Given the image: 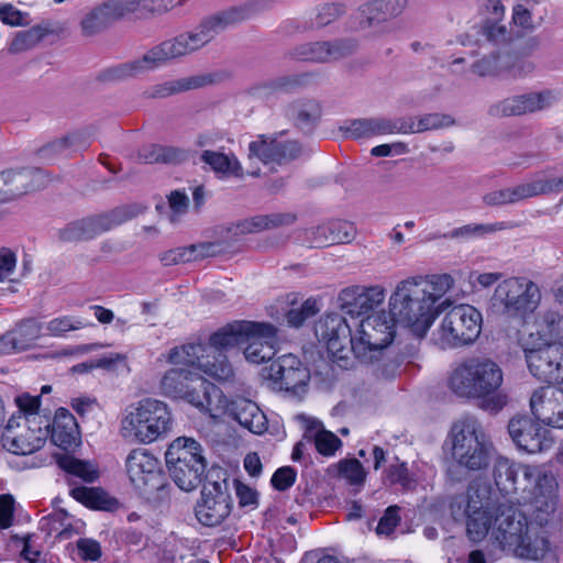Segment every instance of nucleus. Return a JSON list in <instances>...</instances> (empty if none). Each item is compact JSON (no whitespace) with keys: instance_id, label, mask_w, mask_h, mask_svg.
Instances as JSON below:
<instances>
[{"instance_id":"56","label":"nucleus","mask_w":563,"mask_h":563,"mask_svg":"<svg viewBox=\"0 0 563 563\" xmlns=\"http://www.w3.org/2000/svg\"><path fill=\"white\" fill-rule=\"evenodd\" d=\"M86 323L77 318L70 316H63L52 319L46 324V330L49 335L64 336L69 331L82 329Z\"/></svg>"},{"instance_id":"19","label":"nucleus","mask_w":563,"mask_h":563,"mask_svg":"<svg viewBox=\"0 0 563 563\" xmlns=\"http://www.w3.org/2000/svg\"><path fill=\"white\" fill-rule=\"evenodd\" d=\"M268 377L280 389L301 397L307 391L310 372L297 356L285 354L272 362Z\"/></svg>"},{"instance_id":"58","label":"nucleus","mask_w":563,"mask_h":563,"mask_svg":"<svg viewBox=\"0 0 563 563\" xmlns=\"http://www.w3.org/2000/svg\"><path fill=\"white\" fill-rule=\"evenodd\" d=\"M330 241L333 244L349 243L356 234L354 223L345 220L329 221Z\"/></svg>"},{"instance_id":"35","label":"nucleus","mask_w":563,"mask_h":563,"mask_svg":"<svg viewBox=\"0 0 563 563\" xmlns=\"http://www.w3.org/2000/svg\"><path fill=\"white\" fill-rule=\"evenodd\" d=\"M321 106L314 99H296L285 108L286 118L301 131L311 132L321 118Z\"/></svg>"},{"instance_id":"12","label":"nucleus","mask_w":563,"mask_h":563,"mask_svg":"<svg viewBox=\"0 0 563 563\" xmlns=\"http://www.w3.org/2000/svg\"><path fill=\"white\" fill-rule=\"evenodd\" d=\"M51 420L45 416L16 419L12 416L2 434V445L16 455H27L43 448L48 438Z\"/></svg>"},{"instance_id":"16","label":"nucleus","mask_w":563,"mask_h":563,"mask_svg":"<svg viewBox=\"0 0 563 563\" xmlns=\"http://www.w3.org/2000/svg\"><path fill=\"white\" fill-rule=\"evenodd\" d=\"M231 510L232 498L227 481L208 479L195 507L197 520L206 527H216L229 517Z\"/></svg>"},{"instance_id":"55","label":"nucleus","mask_w":563,"mask_h":563,"mask_svg":"<svg viewBox=\"0 0 563 563\" xmlns=\"http://www.w3.org/2000/svg\"><path fill=\"white\" fill-rule=\"evenodd\" d=\"M384 134H416V117L384 118L382 117Z\"/></svg>"},{"instance_id":"18","label":"nucleus","mask_w":563,"mask_h":563,"mask_svg":"<svg viewBox=\"0 0 563 563\" xmlns=\"http://www.w3.org/2000/svg\"><path fill=\"white\" fill-rule=\"evenodd\" d=\"M525 356L530 373L550 385L563 384V346L544 344L537 349H526Z\"/></svg>"},{"instance_id":"42","label":"nucleus","mask_w":563,"mask_h":563,"mask_svg":"<svg viewBox=\"0 0 563 563\" xmlns=\"http://www.w3.org/2000/svg\"><path fill=\"white\" fill-rule=\"evenodd\" d=\"M214 245L211 243L191 244L162 252L158 257L164 266L178 265L201 260L212 254Z\"/></svg>"},{"instance_id":"51","label":"nucleus","mask_w":563,"mask_h":563,"mask_svg":"<svg viewBox=\"0 0 563 563\" xmlns=\"http://www.w3.org/2000/svg\"><path fill=\"white\" fill-rule=\"evenodd\" d=\"M398 461V457H396ZM386 481L390 485H399L404 490H413L417 486V481L409 472L405 462H397L390 464L385 471Z\"/></svg>"},{"instance_id":"17","label":"nucleus","mask_w":563,"mask_h":563,"mask_svg":"<svg viewBox=\"0 0 563 563\" xmlns=\"http://www.w3.org/2000/svg\"><path fill=\"white\" fill-rule=\"evenodd\" d=\"M316 336L327 345L329 353L338 361H345L353 353L355 333L345 318L339 313H329L314 327Z\"/></svg>"},{"instance_id":"62","label":"nucleus","mask_w":563,"mask_h":563,"mask_svg":"<svg viewBox=\"0 0 563 563\" xmlns=\"http://www.w3.org/2000/svg\"><path fill=\"white\" fill-rule=\"evenodd\" d=\"M89 135L86 131H75L66 136L56 140L47 145L45 150L57 152L71 146H86L88 144Z\"/></svg>"},{"instance_id":"27","label":"nucleus","mask_w":563,"mask_h":563,"mask_svg":"<svg viewBox=\"0 0 563 563\" xmlns=\"http://www.w3.org/2000/svg\"><path fill=\"white\" fill-rule=\"evenodd\" d=\"M532 415L539 422L563 428V388L540 387L530 398Z\"/></svg>"},{"instance_id":"15","label":"nucleus","mask_w":563,"mask_h":563,"mask_svg":"<svg viewBox=\"0 0 563 563\" xmlns=\"http://www.w3.org/2000/svg\"><path fill=\"white\" fill-rule=\"evenodd\" d=\"M532 523L517 507L508 503H500L495 509V539L499 542L503 550L509 551L512 554L528 555L529 551L518 547V540L526 530L530 529Z\"/></svg>"},{"instance_id":"11","label":"nucleus","mask_w":563,"mask_h":563,"mask_svg":"<svg viewBox=\"0 0 563 563\" xmlns=\"http://www.w3.org/2000/svg\"><path fill=\"white\" fill-rule=\"evenodd\" d=\"M482 330V314L470 305L453 307L443 318L432 341L440 349H451L474 342Z\"/></svg>"},{"instance_id":"40","label":"nucleus","mask_w":563,"mask_h":563,"mask_svg":"<svg viewBox=\"0 0 563 563\" xmlns=\"http://www.w3.org/2000/svg\"><path fill=\"white\" fill-rule=\"evenodd\" d=\"M200 161L221 176H243V168L233 153L206 150L200 154Z\"/></svg>"},{"instance_id":"23","label":"nucleus","mask_w":563,"mask_h":563,"mask_svg":"<svg viewBox=\"0 0 563 563\" xmlns=\"http://www.w3.org/2000/svg\"><path fill=\"white\" fill-rule=\"evenodd\" d=\"M518 492L527 494L523 498L536 504L548 505L556 489L558 483L553 474L542 466L521 465L518 477Z\"/></svg>"},{"instance_id":"36","label":"nucleus","mask_w":563,"mask_h":563,"mask_svg":"<svg viewBox=\"0 0 563 563\" xmlns=\"http://www.w3.org/2000/svg\"><path fill=\"white\" fill-rule=\"evenodd\" d=\"M174 483L185 492L196 489L206 476L207 460L184 462L167 466Z\"/></svg>"},{"instance_id":"44","label":"nucleus","mask_w":563,"mask_h":563,"mask_svg":"<svg viewBox=\"0 0 563 563\" xmlns=\"http://www.w3.org/2000/svg\"><path fill=\"white\" fill-rule=\"evenodd\" d=\"M70 495L77 501L91 509L113 511L119 507V501L101 488L75 487L70 490Z\"/></svg>"},{"instance_id":"9","label":"nucleus","mask_w":563,"mask_h":563,"mask_svg":"<svg viewBox=\"0 0 563 563\" xmlns=\"http://www.w3.org/2000/svg\"><path fill=\"white\" fill-rule=\"evenodd\" d=\"M488 495L487 486L473 482L466 494L455 496L450 505L456 520L466 518L467 534L474 542L482 541L494 526L495 512L490 509Z\"/></svg>"},{"instance_id":"21","label":"nucleus","mask_w":563,"mask_h":563,"mask_svg":"<svg viewBox=\"0 0 563 563\" xmlns=\"http://www.w3.org/2000/svg\"><path fill=\"white\" fill-rule=\"evenodd\" d=\"M303 148L298 141L279 140L277 135H258L249 144V157H256L263 164H287L301 156Z\"/></svg>"},{"instance_id":"8","label":"nucleus","mask_w":563,"mask_h":563,"mask_svg":"<svg viewBox=\"0 0 563 563\" xmlns=\"http://www.w3.org/2000/svg\"><path fill=\"white\" fill-rule=\"evenodd\" d=\"M396 323L398 321L390 310H382L361 320L354 338V356L364 364L379 361L395 338Z\"/></svg>"},{"instance_id":"25","label":"nucleus","mask_w":563,"mask_h":563,"mask_svg":"<svg viewBox=\"0 0 563 563\" xmlns=\"http://www.w3.org/2000/svg\"><path fill=\"white\" fill-rule=\"evenodd\" d=\"M386 292L382 286H350L339 294L341 310L351 317H360L373 311L385 299Z\"/></svg>"},{"instance_id":"59","label":"nucleus","mask_w":563,"mask_h":563,"mask_svg":"<svg viewBox=\"0 0 563 563\" xmlns=\"http://www.w3.org/2000/svg\"><path fill=\"white\" fill-rule=\"evenodd\" d=\"M312 77L310 73L292 74L275 77L278 93H291L306 87Z\"/></svg>"},{"instance_id":"26","label":"nucleus","mask_w":563,"mask_h":563,"mask_svg":"<svg viewBox=\"0 0 563 563\" xmlns=\"http://www.w3.org/2000/svg\"><path fill=\"white\" fill-rule=\"evenodd\" d=\"M130 0H109L90 10L81 20L80 26L85 36L96 35L113 22L130 14L134 9Z\"/></svg>"},{"instance_id":"30","label":"nucleus","mask_w":563,"mask_h":563,"mask_svg":"<svg viewBox=\"0 0 563 563\" xmlns=\"http://www.w3.org/2000/svg\"><path fill=\"white\" fill-rule=\"evenodd\" d=\"M41 332L42 325L36 319L29 318L20 321L0 338V353L11 354L27 350L41 336Z\"/></svg>"},{"instance_id":"54","label":"nucleus","mask_w":563,"mask_h":563,"mask_svg":"<svg viewBox=\"0 0 563 563\" xmlns=\"http://www.w3.org/2000/svg\"><path fill=\"white\" fill-rule=\"evenodd\" d=\"M339 475L352 485L363 484L366 473L362 463L356 459L342 460L338 463Z\"/></svg>"},{"instance_id":"31","label":"nucleus","mask_w":563,"mask_h":563,"mask_svg":"<svg viewBox=\"0 0 563 563\" xmlns=\"http://www.w3.org/2000/svg\"><path fill=\"white\" fill-rule=\"evenodd\" d=\"M225 411L239 424L255 434H262L267 429L266 416L254 401L236 398L227 405Z\"/></svg>"},{"instance_id":"52","label":"nucleus","mask_w":563,"mask_h":563,"mask_svg":"<svg viewBox=\"0 0 563 563\" xmlns=\"http://www.w3.org/2000/svg\"><path fill=\"white\" fill-rule=\"evenodd\" d=\"M521 115L543 110L550 107L554 100L549 91L544 92H530L527 95L517 96Z\"/></svg>"},{"instance_id":"7","label":"nucleus","mask_w":563,"mask_h":563,"mask_svg":"<svg viewBox=\"0 0 563 563\" xmlns=\"http://www.w3.org/2000/svg\"><path fill=\"white\" fill-rule=\"evenodd\" d=\"M162 394L174 399H185L201 411L218 417L212 398H220L221 391L202 376L184 368H172L161 379Z\"/></svg>"},{"instance_id":"37","label":"nucleus","mask_w":563,"mask_h":563,"mask_svg":"<svg viewBox=\"0 0 563 563\" xmlns=\"http://www.w3.org/2000/svg\"><path fill=\"white\" fill-rule=\"evenodd\" d=\"M519 224L515 221H500L494 223H468L444 233V239L470 241L473 239H483L487 235L494 234L498 231L511 230L518 228Z\"/></svg>"},{"instance_id":"47","label":"nucleus","mask_w":563,"mask_h":563,"mask_svg":"<svg viewBox=\"0 0 563 563\" xmlns=\"http://www.w3.org/2000/svg\"><path fill=\"white\" fill-rule=\"evenodd\" d=\"M416 282L424 290L426 297L432 300V307L453 286V278L449 274L432 275L430 277L415 276Z\"/></svg>"},{"instance_id":"64","label":"nucleus","mask_w":563,"mask_h":563,"mask_svg":"<svg viewBox=\"0 0 563 563\" xmlns=\"http://www.w3.org/2000/svg\"><path fill=\"white\" fill-rule=\"evenodd\" d=\"M246 93L250 97L260 100H269L271 98L277 96L278 89L275 77L253 84L247 88Z\"/></svg>"},{"instance_id":"1","label":"nucleus","mask_w":563,"mask_h":563,"mask_svg":"<svg viewBox=\"0 0 563 563\" xmlns=\"http://www.w3.org/2000/svg\"><path fill=\"white\" fill-rule=\"evenodd\" d=\"M247 11L243 8H230L205 21L189 33H183L172 40L152 47L141 58L122 63L103 70L100 75L103 81H120L140 74L158 68L166 62L190 54L208 44L227 26L246 19Z\"/></svg>"},{"instance_id":"49","label":"nucleus","mask_w":563,"mask_h":563,"mask_svg":"<svg viewBox=\"0 0 563 563\" xmlns=\"http://www.w3.org/2000/svg\"><path fill=\"white\" fill-rule=\"evenodd\" d=\"M540 331L548 344H560L563 346V314L549 310L542 314Z\"/></svg>"},{"instance_id":"3","label":"nucleus","mask_w":563,"mask_h":563,"mask_svg":"<svg viewBox=\"0 0 563 563\" xmlns=\"http://www.w3.org/2000/svg\"><path fill=\"white\" fill-rule=\"evenodd\" d=\"M450 300H444L437 308L432 307V300L426 297L424 290L413 277L397 284L390 296L389 310L398 323L408 328L416 336L422 338L433 323L435 317L450 306Z\"/></svg>"},{"instance_id":"28","label":"nucleus","mask_w":563,"mask_h":563,"mask_svg":"<svg viewBox=\"0 0 563 563\" xmlns=\"http://www.w3.org/2000/svg\"><path fill=\"white\" fill-rule=\"evenodd\" d=\"M254 324L268 327V329L256 328L247 333L244 356L251 363L261 364L271 361L276 353L277 329L268 322L254 321Z\"/></svg>"},{"instance_id":"32","label":"nucleus","mask_w":563,"mask_h":563,"mask_svg":"<svg viewBox=\"0 0 563 563\" xmlns=\"http://www.w3.org/2000/svg\"><path fill=\"white\" fill-rule=\"evenodd\" d=\"M48 437L58 448L67 451L80 443V432L75 417L65 408L56 410Z\"/></svg>"},{"instance_id":"50","label":"nucleus","mask_w":563,"mask_h":563,"mask_svg":"<svg viewBox=\"0 0 563 563\" xmlns=\"http://www.w3.org/2000/svg\"><path fill=\"white\" fill-rule=\"evenodd\" d=\"M503 21L504 19H494L493 16L483 18L479 33L494 45L506 44L510 41L511 35Z\"/></svg>"},{"instance_id":"45","label":"nucleus","mask_w":563,"mask_h":563,"mask_svg":"<svg viewBox=\"0 0 563 563\" xmlns=\"http://www.w3.org/2000/svg\"><path fill=\"white\" fill-rule=\"evenodd\" d=\"M522 464L510 462L500 457L494 465V481L498 489L504 494L518 493V477Z\"/></svg>"},{"instance_id":"10","label":"nucleus","mask_w":563,"mask_h":563,"mask_svg":"<svg viewBox=\"0 0 563 563\" xmlns=\"http://www.w3.org/2000/svg\"><path fill=\"white\" fill-rule=\"evenodd\" d=\"M493 305L506 318L525 319L541 301L539 286L527 277H510L497 285Z\"/></svg>"},{"instance_id":"53","label":"nucleus","mask_w":563,"mask_h":563,"mask_svg":"<svg viewBox=\"0 0 563 563\" xmlns=\"http://www.w3.org/2000/svg\"><path fill=\"white\" fill-rule=\"evenodd\" d=\"M454 124V119L443 113H426L416 117V133L439 130Z\"/></svg>"},{"instance_id":"4","label":"nucleus","mask_w":563,"mask_h":563,"mask_svg":"<svg viewBox=\"0 0 563 563\" xmlns=\"http://www.w3.org/2000/svg\"><path fill=\"white\" fill-rule=\"evenodd\" d=\"M451 434L452 457L456 463V466H451L448 470L452 479L456 478L454 467L481 471L489 465L493 445L475 418H465L455 422Z\"/></svg>"},{"instance_id":"60","label":"nucleus","mask_w":563,"mask_h":563,"mask_svg":"<svg viewBox=\"0 0 563 563\" xmlns=\"http://www.w3.org/2000/svg\"><path fill=\"white\" fill-rule=\"evenodd\" d=\"M314 445L320 454L331 456L342 445V442L333 432L320 429L314 434Z\"/></svg>"},{"instance_id":"13","label":"nucleus","mask_w":563,"mask_h":563,"mask_svg":"<svg viewBox=\"0 0 563 563\" xmlns=\"http://www.w3.org/2000/svg\"><path fill=\"white\" fill-rule=\"evenodd\" d=\"M140 212L141 209L137 206L130 205L114 208L107 213L82 218L60 229L58 231V239L67 243L91 240L135 218Z\"/></svg>"},{"instance_id":"33","label":"nucleus","mask_w":563,"mask_h":563,"mask_svg":"<svg viewBox=\"0 0 563 563\" xmlns=\"http://www.w3.org/2000/svg\"><path fill=\"white\" fill-rule=\"evenodd\" d=\"M407 0H374L361 9L360 26L371 29L401 14Z\"/></svg>"},{"instance_id":"41","label":"nucleus","mask_w":563,"mask_h":563,"mask_svg":"<svg viewBox=\"0 0 563 563\" xmlns=\"http://www.w3.org/2000/svg\"><path fill=\"white\" fill-rule=\"evenodd\" d=\"M543 533V528L539 523H532L530 529L526 530L518 540V547L525 548V551H529L528 555H514L520 559L532 561L543 559L550 548L549 540L544 537Z\"/></svg>"},{"instance_id":"5","label":"nucleus","mask_w":563,"mask_h":563,"mask_svg":"<svg viewBox=\"0 0 563 563\" xmlns=\"http://www.w3.org/2000/svg\"><path fill=\"white\" fill-rule=\"evenodd\" d=\"M173 426L172 413L161 400L145 398L130 407L121 420V435L141 443H152L166 435Z\"/></svg>"},{"instance_id":"6","label":"nucleus","mask_w":563,"mask_h":563,"mask_svg":"<svg viewBox=\"0 0 563 563\" xmlns=\"http://www.w3.org/2000/svg\"><path fill=\"white\" fill-rule=\"evenodd\" d=\"M125 470L139 495L148 504L158 505L168 499L170 484L159 461L147 450H132L125 459Z\"/></svg>"},{"instance_id":"48","label":"nucleus","mask_w":563,"mask_h":563,"mask_svg":"<svg viewBox=\"0 0 563 563\" xmlns=\"http://www.w3.org/2000/svg\"><path fill=\"white\" fill-rule=\"evenodd\" d=\"M56 462L63 471L80 477L85 482L92 483L99 476L97 468L91 463L75 459L71 455H57Z\"/></svg>"},{"instance_id":"20","label":"nucleus","mask_w":563,"mask_h":563,"mask_svg":"<svg viewBox=\"0 0 563 563\" xmlns=\"http://www.w3.org/2000/svg\"><path fill=\"white\" fill-rule=\"evenodd\" d=\"M508 432L517 448L530 454L550 450L553 445L551 431L527 416L512 418Z\"/></svg>"},{"instance_id":"14","label":"nucleus","mask_w":563,"mask_h":563,"mask_svg":"<svg viewBox=\"0 0 563 563\" xmlns=\"http://www.w3.org/2000/svg\"><path fill=\"white\" fill-rule=\"evenodd\" d=\"M167 361L176 365L196 366L211 378L219 382L230 380L233 375V367L224 354L211 357L207 344L188 343L173 347Z\"/></svg>"},{"instance_id":"24","label":"nucleus","mask_w":563,"mask_h":563,"mask_svg":"<svg viewBox=\"0 0 563 563\" xmlns=\"http://www.w3.org/2000/svg\"><path fill=\"white\" fill-rule=\"evenodd\" d=\"M355 47L352 41L311 42L295 46L286 56L294 60L329 63L350 55Z\"/></svg>"},{"instance_id":"29","label":"nucleus","mask_w":563,"mask_h":563,"mask_svg":"<svg viewBox=\"0 0 563 563\" xmlns=\"http://www.w3.org/2000/svg\"><path fill=\"white\" fill-rule=\"evenodd\" d=\"M256 328H263V325H255L254 321H234L220 328L218 331L212 333L209 338L207 346L211 354V357L224 354L230 349L242 345L247 341V333ZM268 329V327H264Z\"/></svg>"},{"instance_id":"57","label":"nucleus","mask_w":563,"mask_h":563,"mask_svg":"<svg viewBox=\"0 0 563 563\" xmlns=\"http://www.w3.org/2000/svg\"><path fill=\"white\" fill-rule=\"evenodd\" d=\"M318 312L317 300L308 298L299 308L290 309L286 314V319L290 325L298 328L302 325L307 319L312 318Z\"/></svg>"},{"instance_id":"63","label":"nucleus","mask_w":563,"mask_h":563,"mask_svg":"<svg viewBox=\"0 0 563 563\" xmlns=\"http://www.w3.org/2000/svg\"><path fill=\"white\" fill-rule=\"evenodd\" d=\"M305 241L310 247L332 245L330 241L329 222L305 230Z\"/></svg>"},{"instance_id":"34","label":"nucleus","mask_w":563,"mask_h":563,"mask_svg":"<svg viewBox=\"0 0 563 563\" xmlns=\"http://www.w3.org/2000/svg\"><path fill=\"white\" fill-rule=\"evenodd\" d=\"M218 80L219 76L217 74H200L155 85L146 90L145 93L148 98H166L184 91L213 85L218 82Z\"/></svg>"},{"instance_id":"22","label":"nucleus","mask_w":563,"mask_h":563,"mask_svg":"<svg viewBox=\"0 0 563 563\" xmlns=\"http://www.w3.org/2000/svg\"><path fill=\"white\" fill-rule=\"evenodd\" d=\"M48 178L41 168H23L0 173V203L12 201L29 191L46 186Z\"/></svg>"},{"instance_id":"46","label":"nucleus","mask_w":563,"mask_h":563,"mask_svg":"<svg viewBox=\"0 0 563 563\" xmlns=\"http://www.w3.org/2000/svg\"><path fill=\"white\" fill-rule=\"evenodd\" d=\"M346 137L354 140L383 135L382 117L354 119L341 126Z\"/></svg>"},{"instance_id":"38","label":"nucleus","mask_w":563,"mask_h":563,"mask_svg":"<svg viewBox=\"0 0 563 563\" xmlns=\"http://www.w3.org/2000/svg\"><path fill=\"white\" fill-rule=\"evenodd\" d=\"M203 460H206V456L202 445L195 439L188 437L175 439L165 452L166 466Z\"/></svg>"},{"instance_id":"2","label":"nucleus","mask_w":563,"mask_h":563,"mask_svg":"<svg viewBox=\"0 0 563 563\" xmlns=\"http://www.w3.org/2000/svg\"><path fill=\"white\" fill-rule=\"evenodd\" d=\"M503 382L504 374L496 362L471 358L452 372L448 384L457 397L481 400V408L497 412L507 404V396L500 390Z\"/></svg>"},{"instance_id":"43","label":"nucleus","mask_w":563,"mask_h":563,"mask_svg":"<svg viewBox=\"0 0 563 563\" xmlns=\"http://www.w3.org/2000/svg\"><path fill=\"white\" fill-rule=\"evenodd\" d=\"M534 197L531 181L515 187L493 190L483 196V202L488 207L514 205Z\"/></svg>"},{"instance_id":"61","label":"nucleus","mask_w":563,"mask_h":563,"mask_svg":"<svg viewBox=\"0 0 563 563\" xmlns=\"http://www.w3.org/2000/svg\"><path fill=\"white\" fill-rule=\"evenodd\" d=\"M531 185L534 197L551 192H560L563 191V176L548 177L545 175H540L531 180Z\"/></svg>"},{"instance_id":"39","label":"nucleus","mask_w":563,"mask_h":563,"mask_svg":"<svg viewBox=\"0 0 563 563\" xmlns=\"http://www.w3.org/2000/svg\"><path fill=\"white\" fill-rule=\"evenodd\" d=\"M296 221L294 213H271L258 214L245 219L235 224V229L241 234L255 233L263 230H271L284 225H290Z\"/></svg>"}]
</instances>
